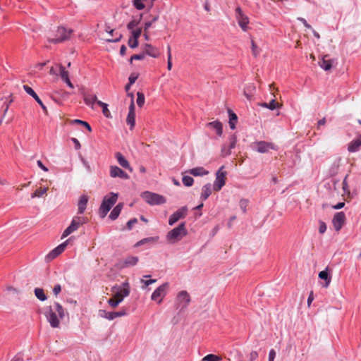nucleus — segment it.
I'll return each instance as SVG.
<instances>
[{"mask_svg":"<svg viewBox=\"0 0 361 361\" xmlns=\"http://www.w3.org/2000/svg\"><path fill=\"white\" fill-rule=\"evenodd\" d=\"M116 158L118 162V164L123 168L128 169L130 172L133 171L132 168L130 166L129 162L126 160V159L122 155L121 153L117 152L116 154Z\"/></svg>","mask_w":361,"mask_h":361,"instance_id":"obj_27","label":"nucleus"},{"mask_svg":"<svg viewBox=\"0 0 361 361\" xmlns=\"http://www.w3.org/2000/svg\"><path fill=\"white\" fill-rule=\"evenodd\" d=\"M71 123H76V124H83V126H85L89 132H92L91 126L86 121H83L80 120V119H75V120H72L71 121Z\"/></svg>","mask_w":361,"mask_h":361,"instance_id":"obj_43","label":"nucleus"},{"mask_svg":"<svg viewBox=\"0 0 361 361\" xmlns=\"http://www.w3.org/2000/svg\"><path fill=\"white\" fill-rule=\"evenodd\" d=\"M187 173H189L190 174L194 176H202L208 174L209 172L207 170H205L203 167L200 166L188 170Z\"/></svg>","mask_w":361,"mask_h":361,"instance_id":"obj_29","label":"nucleus"},{"mask_svg":"<svg viewBox=\"0 0 361 361\" xmlns=\"http://www.w3.org/2000/svg\"><path fill=\"white\" fill-rule=\"evenodd\" d=\"M361 147V135H357L354 140L349 142L348 150L349 152H356Z\"/></svg>","mask_w":361,"mask_h":361,"instance_id":"obj_23","label":"nucleus"},{"mask_svg":"<svg viewBox=\"0 0 361 361\" xmlns=\"http://www.w3.org/2000/svg\"><path fill=\"white\" fill-rule=\"evenodd\" d=\"M237 119L238 118L235 114L229 111V125L231 129H235Z\"/></svg>","mask_w":361,"mask_h":361,"instance_id":"obj_38","label":"nucleus"},{"mask_svg":"<svg viewBox=\"0 0 361 361\" xmlns=\"http://www.w3.org/2000/svg\"><path fill=\"white\" fill-rule=\"evenodd\" d=\"M230 154H231L230 149H228V148L226 145H224L221 149V155L223 157H226V156L229 155Z\"/></svg>","mask_w":361,"mask_h":361,"instance_id":"obj_53","label":"nucleus"},{"mask_svg":"<svg viewBox=\"0 0 361 361\" xmlns=\"http://www.w3.org/2000/svg\"><path fill=\"white\" fill-rule=\"evenodd\" d=\"M342 185H343V190L344 192L350 194L349 186L347 183V176L345 177V178L342 183Z\"/></svg>","mask_w":361,"mask_h":361,"instance_id":"obj_52","label":"nucleus"},{"mask_svg":"<svg viewBox=\"0 0 361 361\" xmlns=\"http://www.w3.org/2000/svg\"><path fill=\"white\" fill-rule=\"evenodd\" d=\"M45 316L52 328H58L60 319L64 317L63 308L59 303L55 302L53 307L51 306L48 307Z\"/></svg>","mask_w":361,"mask_h":361,"instance_id":"obj_1","label":"nucleus"},{"mask_svg":"<svg viewBox=\"0 0 361 361\" xmlns=\"http://www.w3.org/2000/svg\"><path fill=\"white\" fill-rule=\"evenodd\" d=\"M123 203H119L114 208V209L111 211V212L110 213V215H109V218L111 219V220H115L118 218V216H119L122 209H123Z\"/></svg>","mask_w":361,"mask_h":361,"instance_id":"obj_31","label":"nucleus"},{"mask_svg":"<svg viewBox=\"0 0 361 361\" xmlns=\"http://www.w3.org/2000/svg\"><path fill=\"white\" fill-rule=\"evenodd\" d=\"M158 239H159L158 237H149V238H143L141 240L138 241L135 244V246L138 247V246L142 245L146 243H154L157 242Z\"/></svg>","mask_w":361,"mask_h":361,"instance_id":"obj_32","label":"nucleus"},{"mask_svg":"<svg viewBox=\"0 0 361 361\" xmlns=\"http://www.w3.org/2000/svg\"><path fill=\"white\" fill-rule=\"evenodd\" d=\"M142 17V15H140V18L138 19L133 18L132 20H130L127 25L128 30H134L135 28V27H137L139 25V23H140Z\"/></svg>","mask_w":361,"mask_h":361,"instance_id":"obj_36","label":"nucleus"},{"mask_svg":"<svg viewBox=\"0 0 361 361\" xmlns=\"http://www.w3.org/2000/svg\"><path fill=\"white\" fill-rule=\"evenodd\" d=\"M276 357V352L274 350L271 349L269 353V361H274Z\"/></svg>","mask_w":361,"mask_h":361,"instance_id":"obj_60","label":"nucleus"},{"mask_svg":"<svg viewBox=\"0 0 361 361\" xmlns=\"http://www.w3.org/2000/svg\"><path fill=\"white\" fill-rule=\"evenodd\" d=\"M207 126L216 131L218 135H221L223 132V126L221 122L218 121L209 122L207 124Z\"/></svg>","mask_w":361,"mask_h":361,"instance_id":"obj_28","label":"nucleus"},{"mask_svg":"<svg viewBox=\"0 0 361 361\" xmlns=\"http://www.w3.org/2000/svg\"><path fill=\"white\" fill-rule=\"evenodd\" d=\"M126 123L130 126V129L133 130L135 125V104L132 101L129 106V111L126 118Z\"/></svg>","mask_w":361,"mask_h":361,"instance_id":"obj_15","label":"nucleus"},{"mask_svg":"<svg viewBox=\"0 0 361 361\" xmlns=\"http://www.w3.org/2000/svg\"><path fill=\"white\" fill-rule=\"evenodd\" d=\"M67 244L68 240L63 242V243L57 246L56 248H54L53 250H51L47 255L49 259L52 260L57 256H59L60 254H61L66 247Z\"/></svg>","mask_w":361,"mask_h":361,"instance_id":"obj_22","label":"nucleus"},{"mask_svg":"<svg viewBox=\"0 0 361 361\" xmlns=\"http://www.w3.org/2000/svg\"><path fill=\"white\" fill-rule=\"evenodd\" d=\"M314 300V296H313V292L311 291L308 298H307V305L308 307H310L311 305V303Z\"/></svg>","mask_w":361,"mask_h":361,"instance_id":"obj_64","label":"nucleus"},{"mask_svg":"<svg viewBox=\"0 0 361 361\" xmlns=\"http://www.w3.org/2000/svg\"><path fill=\"white\" fill-rule=\"evenodd\" d=\"M110 176L112 178H121L122 179H128L129 176L122 169L116 166H111L110 167Z\"/></svg>","mask_w":361,"mask_h":361,"instance_id":"obj_20","label":"nucleus"},{"mask_svg":"<svg viewBox=\"0 0 361 361\" xmlns=\"http://www.w3.org/2000/svg\"><path fill=\"white\" fill-rule=\"evenodd\" d=\"M137 222V219L134 218L130 219L127 223V226L129 230H130L134 224H135Z\"/></svg>","mask_w":361,"mask_h":361,"instance_id":"obj_56","label":"nucleus"},{"mask_svg":"<svg viewBox=\"0 0 361 361\" xmlns=\"http://www.w3.org/2000/svg\"><path fill=\"white\" fill-rule=\"evenodd\" d=\"M73 30L67 29L65 27L59 26L54 32V37H49L48 41L50 43L59 44L62 43L71 38Z\"/></svg>","mask_w":361,"mask_h":361,"instance_id":"obj_2","label":"nucleus"},{"mask_svg":"<svg viewBox=\"0 0 361 361\" xmlns=\"http://www.w3.org/2000/svg\"><path fill=\"white\" fill-rule=\"evenodd\" d=\"M122 286V289L116 292L113 296L114 298L118 300L119 302H121L124 298L128 297L130 292V284L128 281H125Z\"/></svg>","mask_w":361,"mask_h":361,"instance_id":"obj_13","label":"nucleus"},{"mask_svg":"<svg viewBox=\"0 0 361 361\" xmlns=\"http://www.w3.org/2000/svg\"><path fill=\"white\" fill-rule=\"evenodd\" d=\"M226 172L224 171V166H221L216 173V178L213 185V190L219 191L226 184Z\"/></svg>","mask_w":361,"mask_h":361,"instance_id":"obj_7","label":"nucleus"},{"mask_svg":"<svg viewBox=\"0 0 361 361\" xmlns=\"http://www.w3.org/2000/svg\"><path fill=\"white\" fill-rule=\"evenodd\" d=\"M145 58V54L143 52L140 54H134L130 57V62L132 63L133 60H142Z\"/></svg>","mask_w":361,"mask_h":361,"instance_id":"obj_49","label":"nucleus"},{"mask_svg":"<svg viewBox=\"0 0 361 361\" xmlns=\"http://www.w3.org/2000/svg\"><path fill=\"white\" fill-rule=\"evenodd\" d=\"M118 199V194L111 192L109 195H106L99 207V214L102 218H104L107 213L110 211L113 205L116 202Z\"/></svg>","mask_w":361,"mask_h":361,"instance_id":"obj_4","label":"nucleus"},{"mask_svg":"<svg viewBox=\"0 0 361 361\" xmlns=\"http://www.w3.org/2000/svg\"><path fill=\"white\" fill-rule=\"evenodd\" d=\"M169 283H164L159 286L152 294L151 299L154 301H157L158 303L162 302L163 298L166 295L169 289Z\"/></svg>","mask_w":361,"mask_h":361,"instance_id":"obj_8","label":"nucleus"},{"mask_svg":"<svg viewBox=\"0 0 361 361\" xmlns=\"http://www.w3.org/2000/svg\"><path fill=\"white\" fill-rule=\"evenodd\" d=\"M87 219L84 216H74L69 226H68L62 234V238L67 237L73 232L78 229L80 226L86 224Z\"/></svg>","mask_w":361,"mask_h":361,"instance_id":"obj_5","label":"nucleus"},{"mask_svg":"<svg viewBox=\"0 0 361 361\" xmlns=\"http://www.w3.org/2000/svg\"><path fill=\"white\" fill-rule=\"evenodd\" d=\"M247 206V201L246 200H241L240 202V207L243 209V212H246Z\"/></svg>","mask_w":361,"mask_h":361,"instance_id":"obj_54","label":"nucleus"},{"mask_svg":"<svg viewBox=\"0 0 361 361\" xmlns=\"http://www.w3.org/2000/svg\"><path fill=\"white\" fill-rule=\"evenodd\" d=\"M122 35L121 34L117 35V37L115 39H107L106 41L109 42H117L120 41L121 39Z\"/></svg>","mask_w":361,"mask_h":361,"instance_id":"obj_62","label":"nucleus"},{"mask_svg":"<svg viewBox=\"0 0 361 361\" xmlns=\"http://www.w3.org/2000/svg\"><path fill=\"white\" fill-rule=\"evenodd\" d=\"M327 229V226L325 222L322 220L319 221V233L320 234H324Z\"/></svg>","mask_w":361,"mask_h":361,"instance_id":"obj_47","label":"nucleus"},{"mask_svg":"<svg viewBox=\"0 0 361 361\" xmlns=\"http://www.w3.org/2000/svg\"><path fill=\"white\" fill-rule=\"evenodd\" d=\"M252 148L259 153H267L270 149L276 150V145L272 142L265 141L257 142L253 144Z\"/></svg>","mask_w":361,"mask_h":361,"instance_id":"obj_9","label":"nucleus"},{"mask_svg":"<svg viewBox=\"0 0 361 361\" xmlns=\"http://www.w3.org/2000/svg\"><path fill=\"white\" fill-rule=\"evenodd\" d=\"M251 48H252V55L255 56V57H257L259 54V49L258 48V47L256 45L255 42H254V40H252L251 41Z\"/></svg>","mask_w":361,"mask_h":361,"instance_id":"obj_46","label":"nucleus"},{"mask_svg":"<svg viewBox=\"0 0 361 361\" xmlns=\"http://www.w3.org/2000/svg\"><path fill=\"white\" fill-rule=\"evenodd\" d=\"M71 140H72V142H73L74 143V145H75V149H80L81 145H80V142L78 141V139H76V138H75V137H73V138H71Z\"/></svg>","mask_w":361,"mask_h":361,"instance_id":"obj_58","label":"nucleus"},{"mask_svg":"<svg viewBox=\"0 0 361 361\" xmlns=\"http://www.w3.org/2000/svg\"><path fill=\"white\" fill-rule=\"evenodd\" d=\"M143 199L149 204L157 205L165 203V198L160 195L151 192H145L142 194Z\"/></svg>","mask_w":361,"mask_h":361,"instance_id":"obj_6","label":"nucleus"},{"mask_svg":"<svg viewBox=\"0 0 361 361\" xmlns=\"http://www.w3.org/2000/svg\"><path fill=\"white\" fill-rule=\"evenodd\" d=\"M319 277L321 279L325 281L324 287H328L331 283V277L329 276L328 272L326 270H323L319 273Z\"/></svg>","mask_w":361,"mask_h":361,"instance_id":"obj_33","label":"nucleus"},{"mask_svg":"<svg viewBox=\"0 0 361 361\" xmlns=\"http://www.w3.org/2000/svg\"><path fill=\"white\" fill-rule=\"evenodd\" d=\"M137 96V104L138 106L142 107L145 104V95L142 92H138Z\"/></svg>","mask_w":361,"mask_h":361,"instance_id":"obj_45","label":"nucleus"},{"mask_svg":"<svg viewBox=\"0 0 361 361\" xmlns=\"http://www.w3.org/2000/svg\"><path fill=\"white\" fill-rule=\"evenodd\" d=\"M119 301L118 300H116V298H114V297L111 298L109 300H108V304L112 307V308H115L118 305H119Z\"/></svg>","mask_w":361,"mask_h":361,"instance_id":"obj_50","label":"nucleus"},{"mask_svg":"<svg viewBox=\"0 0 361 361\" xmlns=\"http://www.w3.org/2000/svg\"><path fill=\"white\" fill-rule=\"evenodd\" d=\"M83 99H84L85 103L87 105L90 106L92 108H93V104L95 102L97 104V101H98L97 96L94 95V94H85L83 95Z\"/></svg>","mask_w":361,"mask_h":361,"instance_id":"obj_30","label":"nucleus"},{"mask_svg":"<svg viewBox=\"0 0 361 361\" xmlns=\"http://www.w3.org/2000/svg\"><path fill=\"white\" fill-rule=\"evenodd\" d=\"M97 104L102 108V113L104 116L106 118H111V113L108 109V105L106 103H104L102 101H97Z\"/></svg>","mask_w":361,"mask_h":361,"instance_id":"obj_34","label":"nucleus"},{"mask_svg":"<svg viewBox=\"0 0 361 361\" xmlns=\"http://www.w3.org/2000/svg\"><path fill=\"white\" fill-rule=\"evenodd\" d=\"M274 85V83L269 85V90L271 91V94L273 95L274 98L270 101L269 103L263 102V103L259 104V106H261L264 108L269 109L270 110H274V109H276V108H279L281 106V104H279V103L276 102V99H275L276 94H275V92H274V90L277 91L278 90L275 89Z\"/></svg>","mask_w":361,"mask_h":361,"instance_id":"obj_11","label":"nucleus"},{"mask_svg":"<svg viewBox=\"0 0 361 361\" xmlns=\"http://www.w3.org/2000/svg\"><path fill=\"white\" fill-rule=\"evenodd\" d=\"M182 182L185 186L190 187L193 185L194 179L191 176H183L182 178Z\"/></svg>","mask_w":361,"mask_h":361,"instance_id":"obj_40","label":"nucleus"},{"mask_svg":"<svg viewBox=\"0 0 361 361\" xmlns=\"http://www.w3.org/2000/svg\"><path fill=\"white\" fill-rule=\"evenodd\" d=\"M187 233L185 223H181L178 226L169 231L166 238L169 243L173 244L180 241Z\"/></svg>","mask_w":361,"mask_h":361,"instance_id":"obj_3","label":"nucleus"},{"mask_svg":"<svg viewBox=\"0 0 361 361\" xmlns=\"http://www.w3.org/2000/svg\"><path fill=\"white\" fill-rule=\"evenodd\" d=\"M37 166L41 169H42L44 171H48V169L43 164V163L42 162V161L40 160H38L37 161Z\"/></svg>","mask_w":361,"mask_h":361,"instance_id":"obj_63","label":"nucleus"},{"mask_svg":"<svg viewBox=\"0 0 361 361\" xmlns=\"http://www.w3.org/2000/svg\"><path fill=\"white\" fill-rule=\"evenodd\" d=\"M60 71V76L63 80L69 78V73L67 71H66L65 68L61 65H58Z\"/></svg>","mask_w":361,"mask_h":361,"instance_id":"obj_41","label":"nucleus"},{"mask_svg":"<svg viewBox=\"0 0 361 361\" xmlns=\"http://www.w3.org/2000/svg\"><path fill=\"white\" fill-rule=\"evenodd\" d=\"M336 63V59H330L329 55L323 56L322 61L319 62V66L325 71H329Z\"/></svg>","mask_w":361,"mask_h":361,"instance_id":"obj_21","label":"nucleus"},{"mask_svg":"<svg viewBox=\"0 0 361 361\" xmlns=\"http://www.w3.org/2000/svg\"><path fill=\"white\" fill-rule=\"evenodd\" d=\"M100 316L106 318L109 320H112L116 317H123L127 314L126 310H121L118 312H106L104 310L99 311Z\"/></svg>","mask_w":361,"mask_h":361,"instance_id":"obj_17","label":"nucleus"},{"mask_svg":"<svg viewBox=\"0 0 361 361\" xmlns=\"http://www.w3.org/2000/svg\"><path fill=\"white\" fill-rule=\"evenodd\" d=\"M177 300L178 304L182 306V308H185L190 302V296L187 291L182 290L178 293Z\"/></svg>","mask_w":361,"mask_h":361,"instance_id":"obj_19","label":"nucleus"},{"mask_svg":"<svg viewBox=\"0 0 361 361\" xmlns=\"http://www.w3.org/2000/svg\"><path fill=\"white\" fill-rule=\"evenodd\" d=\"M128 44L130 48L134 49L138 46V40H137L134 38L130 37L128 39Z\"/></svg>","mask_w":361,"mask_h":361,"instance_id":"obj_51","label":"nucleus"},{"mask_svg":"<svg viewBox=\"0 0 361 361\" xmlns=\"http://www.w3.org/2000/svg\"><path fill=\"white\" fill-rule=\"evenodd\" d=\"M87 202H88V197L87 195H84L80 197V200H79L78 204V214H82L84 213V212L86 209V207H87Z\"/></svg>","mask_w":361,"mask_h":361,"instance_id":"obj_26","label":"nucleus"},{"mask_svg":"<svg viewBox=\"0 0 361 361\" xmlns=\"http://www.w3.org/2000/svg\"><path fill=\"white\" fill-rule=\"evenodd\" d=\"M221 357L214 355V354H209L206 356H204L201 361H221Z\"/></svg>","mask_w":361,"mask_h":361,"instance_id":"obj_39","label":"nucleus"},{"mask_svg":"<svg viewBox=\"0 0 361 361\" xmlns=\"http://www.w3.org/2000/svg\"><path fill=\"white\" fill-rule=\"evenodd\" d=\"M144 52L153 58H157L159 56V51L157 48L149 44H145L144 46Z\"/></svg>","mask_w":361,"mask_h":361,"instance_id":"obj_24","label":"nucleus"},{"mask_svg":"<svg viewBox=\"0 0 361 361\" xmlns=\"http://www.w3.org/2000/svg\"><path fill=\"white\" fill-rule=\"evenodd\" d=\"M24 90L31 97H32L42 107L44 113L45 114H48V110L47 107L44 106L40 98L37 96V94L35 93V92L28 85H23Z\"/></svg>","mask_w":361,"mask_h":361,"instance_id":"obj_18","label":"nucleus"},{"mask_svg":"<svg viewBox=\"0 0 361 361\" xmlns=\"http://www.w3.org/2000/svg\"><path fill=\"white\" fill-rule=\"evenodd\" d=\"M156 281H157L156 279H149V280H146V281H145L143 279L141 280V282L143 283L145 286H148L150 284L155 283Z\"/></svg>","mask_w":361,"mask_h":361,"instance_id":"obj_59","label":"nucleus"},{"mask_svg":"<svg viewBox=\"0 0 361 361\" xmlns=\"http://www.w3.org/2000/svg\"><path fill=\"white\" fill-rule=\"evenodd\" d=\"M139 261L138 257L135 256H128L118 263V267L120 269H125L130 267L137 264Z\"/></svg>","mask_w":361,"mask_h":361,"instance_id":"obj_16","label":"nucleus"},{"mask_svg":"<svg viewBox=\"0 0 361 361\" xmlns=\"http://www.w3.org/2000/svg\"><path fill=\"white\" fill-rule=\"evenodd\" d=\"M236 142H237V139H236V137L235 135H232L229 137V146L228 147V149H230V151L235 148V145H236Z\"/></svg>","mask_w":361,"mask_h":361,"instance_id":"obj_48","label":"nucleus"},{"mask_svg":"<svg viewBox=\"0 0 361 361\" xmlns=\"http://www.w3.org/2000/svg\"><path fill=\"white\" fill-rule=\"evenodd\" d=\"M137 78H138L137 75H135V73H132L129 77V82H130V84L135 83V82L136 81Z\"/></svg>","mask_w":361,"mask_h":361,"instance_id":"obj_61","label":"nucleus"},{"mask_svg":"<svg viewBox=\"0 0 361 361\" xmlns=\"http://www.w3.org/2000/svg\"><path fill=\"white\" fill-rule=\"evenodd\" d=\"M147 0H133V5L137 10H142L145 7Z\"/></svg>","mask_w":361,"mask_h":361,"instance_id":"obj_42","label":"nucleus"},{"mask_svg":"<svg viewBox=\"0 0 361 361\" xmlns=\"http://www.w3.org/2000/svg\"><path fill=\"white\" fill-rule=\"evenodd\" d=\"M142 30L140 27L130 30L131 32L130 37L138 40L139 37H140V35L142 34Z\"/></svg>","mask_w":361,"mask_h":361,"instance_id":"obj_44","label":"nucleus"},{"mask_svg":"<svg viewBox=\"0 0 361 361\" xmlns=\"http://www.w3.org/2000/svg\"><path fill=\"white\" fill-rule=\"evenodd\" d=\"M235 12L236 18L238 20L240 27L243 29V30L246 31L247 29V25L249 23V19L247 16L243 14L240 7L236 8Z\"/></svg>","mask_w":361,"mask_h":361,"instance_id":"obj_12","label":"nucleus"},{"mask_svg":"<svg viewBox=\"0 0 361 361\" xmlns=\"http://www.w3.org/2000/svg\"><path fill=\"white\" fill-rule=\"evenodd\" d=\"M345 215L343 212H337L334 214L332 219V224L337 232L342 228L343 226L345 224Z\"/></svg>","mask_w":361,"mask_h":361,"instance_id":"obj_10","label":"nucleus"},{"mask_svg":"<svg viewBox=\"0 0 361 361\" xmlns=\"http://www.w3.org/2000/svg\"><path fill=\"white\" fill-rule=\"evenodd\" d=\"M212 186L210 183L205 184L202 186L200 194V200L205 201L212 192Z\"/></svg>","mask_w":361,"mask_h":361,"instance_id":"obj_25","label":"nucleus"},{"mask_svg":"<svg viewBox=\"0 0 361 361\" xmlns=\"http://www.w3.org/2000/svg\"><path fill=\"white\" fill-rule=\"evenodd\" d=\"M187 207H183L173 214H171L169 217V224L170 226L173 225L176 222H177L179 219L185 218L187 214Z\"/></svg>","mask_w":361,"mask_h":361,"instance_id":"obj_14","label":"nucleus"},{"mask_svg":"<svg viewBox=\"0 0 361 361\" xmlns=\"http://www.w3.org/2000/svg\"><path fill=\"white\" fill-rule=\"evenodd\" d=\"M61 291V286L59 284H56L53 288V293L56 296H57L59 293Z\"/></svg>","mask_w":361,"mask_h":361,"instance_id":"obj_55","label":"nucleus"},{"mask_svg":"<svg viewBox=\"0 0 361 361\" xmlns=\"http://www.w3.org/2000/svg\"><path fill=\"white\" fill-rule=\"evenodd\" d=\"M47 191V188H39L38 189H37L32 195H31V197L32 198H35V197H42V195H44V194H46Z\"/></svg>","mask_w":361,"mask_h":361,"instance_id":"obj_37","label":"nucleus"},{"mask_svg":"<svg viewBox=\"0 0 361 361\" xmlns=\"http://www.w3.org/2000/svg\"><path fill=\"white\" fill-rule=\"evenodd\" d=\"M298 20H300V22L302 23V24L307 28V29H310V30H312V26L307 23V20L303 18H298Z\"/></svg>","mask_w":361,"mask_h":361,"instance_id":"obj_57","label":"nucleus"},{"mask_svg":"<svg viewBox=\"0 0 361 361\" xmlns=\"http://www.w3.org/2000/svg\"><path fill=\"white\" fill-rule=\"evenodd\" d=\"M35 295L37 297V298L41 301H44L47 300V296H46L44 291L42 288H36L35 289Z\"/></svg>","mask_w":361,"mask_h":361,"instance_id":"obj_35","label":"nucleus"}]
</instances>
